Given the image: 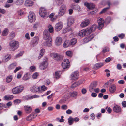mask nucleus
Returning <instances> with one entry per match:
<instances>
[{"instance_id": "f257e3e1", "label": "nucleus", "mask_w": 126, "mask_h": 126, "mask_svg": "<svg viewBox=\"0 0 126 126\" xmlns=\"http://www.w3.org/2000/svg\"><path fill=\"white\" fill-rule=\"evenodd\" d=\"M43 37L44 39L46 40L44 43V45L45 46L50 47L51 45V42L52 40L49 32L47 30H45L44 31Z\"/></svg>"}, {"instance_id": "f03ea898", "label": "nucleus", "mask_w": 126, "mask_h": 126, "mask_svg": "<svg viewBox=\"0 0 126 126\" xmlns=\"http://www.w3.org/2000/svg\"><path fill=\"white\" fill-rule=\"evenodd\" d=\"M10 49L11 51H14L18 48L19 46L18 41H12L9 43Z\"/></svg>"}, {"instance_id": "7ed1b4c3", "label": "nucleus", "mask_w": 126, "mask_h": 126, "mask_svg": "<svg viewBox=\"0 0 126 126\" xmlns=\"http://www.w3.org/2000/svg\"><path fill=\"white\" fill-rule=\"evenodd\" d=\"M40 16L42 17H48L49 13L47 12L46 9L44 8H41L39 11Z\"/></svg>"}, {"instance_id": "20e7f679", "label": "nucleus", "mask_w": 126, "mask_h": 126, "mask_svg": "<svg viewBox=\"0 0 126 126\" xmlns=\"http://www.w3.org/2000/svg\"><path fill=\"white\" fill-rule=\"evenodd\" d=\"M23 87L22 86H18L14 88L12 90V92L15 94H18L23 90Z\"/></svg>"}, {"instance_id": "39448f33", "label": "nucleus", "mask_w": 126, "mask_h": 126, "mask_svg": "<svg viewBox=\"0 0 126 126\" xmlns=\"http://www.w3.org/2000/svg\"><path fill=\"white\" fill-rule=\"evenodd\" d=\"M45 61L42 62L40 64L39 68L41 70H44L47 67L48 65V63L47 61L48 59L46 57L44 58Z\"/></svg>"}, {"instance_id": "423d86ee", "label": "nucleus", "mask_w": 126, "mask_h": 126, "mask_svg": "<svg viewBox=\"0 0 126 126\" xmlns=\"http://www.w3.org/2000/svg\"><path fill=\"white\" fill-rule=\"evenodd\" d=\"M66 6L64 5H62L60 8L58 13V16H63L66 11Z\"/></svg>"}, {"instance_id": "0eeeda50", "label": "nucleus", "mask_w": 126, "mask_h": 126, "mask_svg": "<svg viewBox=\"0 0 126 126\" xmlns=\"http://www.w3.org/2000/svg\"><path fill=\"white\" fill-rule=\"evenodd\" d=\"M79 73L76 71L72 72L70 75V79L71 80L75 81L77 80L78 78Z\"/></svg>"}, {"instance_id": "6e6552de", "label": "nucleus", "mask_w": 126, "mask_h": 126, "mask_svg": "<svg viewBox=\"0 0 126 126\" xmlns=\"http://www.w3.org/2000/svg\"><path fill=\"white\" fill-rule=\"evenodd\" d=\"M28 17L29 21L31 23L34 22L36 20L35 15L33 12H29Z\"/></svg>"}, {"instance_id": "1a4fd4ad", "label": "nucleus", "mask_w": 126, "mask_h": 126, "mask_svg": "<svg viewBox=\"0 0 126 126\" xmlns=\"http://www.w3.org/2000/svg\"><path fill=\"white\" fill-rule=\"evenodd\" d=\"M70 62L68 59H66L63 61L62 64V66L63 69L68 68L69 66Z\"/></svg>"}, {"instance_id": "9d476101", "label": "nucleus", "mask_w": 126, "mask_h": 126, "mask_svg": "<svg viewBox=\"0 0 126 126\" xmlns=\"http://www.w3.org/2000/svg\"><path fill=\"white\" fill-rule=\"evenodd\" d=\"M97 21L98 23V29H102L104 26V20L102 18H98Z\"/></svg>"}, {"instance_id": "9b49d317", "label": "nucleus", "mask_w": 126, "mask_h": 126, "mask_svg": "<svg viewBox=\"0 0 126 126\" xmlns=\"http://www.w3.org/2000/svg\"><path fill=\"white\" fill-rule=\"evenodd\" d=\"M50 55L54 59L57 60H60L62 58L61 55L57 53H52L50 54Z\"/></svg>"}, {"instance_id": "f8f14e48", "label": "nucleus", "mask_w": 126, "mask_h": 126, "mask_svg": "<svg viewBox=\"0 0 126 126\" xmlns=\"http://www.w3.org/2000/svg\"><path fill=\"white\" fill-rule=\"evenodd\" d=\"M97 85V82L96 81H94L92 83L89 87V90L90 92H92L96 88Z\"/></svg>"}, {"instance_id": "ddd939ff", "label": "nucleus", "mask_w": 126, "mask_h": 126, "mask_svg": "<svg viewBox=\"0 0 126 126\" xmlns=\"http://www.w3.org/2000/svg\"><path fill=\"white\" fill-rule=\"evenodd\" d=\"M63 27V23L61 22L57 23L55 25V29L56 31H58L61 30Z\"/></svg>"}, {"instance_id": "4468645a", "label": "nucleus", "mask_w": 126, "mask_h": 126, "mask_svg": "<svg viewBox=\"0 0 126 126\" xmlns=\"http://www.w3.org/2000/svg\"><path fill=\"white\" fill-rule=\"evenodd\" d=\"M90 22L89 20L88 19H85L84 21H82L80 24V26L82 28H84L87 26Z\"/></svg>"}, {"instance_id": "2eb2a0df", "label": "nucleus", "mask_w": 126, "mask_h": 126, "mask_svg": "<svg viewBox=\"0 0 126 126\" xmlns=\"http://www.w3.org/2000/svg\"><path fill=\"white\" fill-rule=\"evenodd\" d=\"M84 5L89 9H92L95 7V5L91 3H89L87 2L84 3Z\"/></svg>"}, {"instance_id": "dca6fc26", "label": "nucleus", "mask_w": 126, "mask_h": 126, "mask_svg": "<svg viewBox=\"0 0 126 126\" xmlns=\"http://www.w3.org/2000/svg\"><path fill=\"white\" fill-rule=\"evenodd\" d=\"M37 115L36 114L32 113L27 117L26 119L27 121H31Z\"/></svg>"}, {"instance_id": "f3484780", "label": "nucleus", "mask_w": 126, "mask_h": 126, "mask_svg": "<svg viewBox=\"0 0 126 126\" xmlns=\"http://www.w3.org/2000/svg\"><path fill=\"white\" fill-rule=\"evenodd\" d=\"M55 14L54 13H52L51 14L49 15H48V16L50 18V20L53 22L55 21L57 18L58 17V15H55L54 16Z\"/></svg>"}, {"instance_id": "a211bd4d", "label": "nucleus", "mask_w": 126, "mask_h": 126, "mask_svg": "<svg viewBox=\"0 0 126 126\" xmlns=\"http://www.w3.org/2000/svg\"><path fill=\"white\" fill-rule=\"evenodd\" d=\"M62 38L60 37H58L56 38L55 40V43L57 45L59 46L62 44Z\"/></svg>"}, {"instance_id": "6ab92c4d", "label": "nucleus", "mask_w": 126, "mask_h": 126, "mask_svg": "<svg viewBox=\"0 0 126 126\" xmlns=\"http://www.w3.org/2000/svg\"><path fill=\"white\" fill-rule=\"evenodd\" d=\"M74 19L73 17H68L67 19V26H70L74 23Z\"/></svg>"}, {"instance_id": "aec40b11", "label": "nucleus", "mask_w": 126, "mask_h": 126, "mask_svg": "<svg viewBox=\"0 0 126 126\" xmlns=\"http://www.w3.org/2000/svg\"><path fill=\"white\" fill-rule=\"evenodd\" d=\"M41 88L36 86H34L31 89L32 91L34 92H39L40 93L42 92V90H40Z\"/></svg>"}, {"instance_id": "412c9836", "label": "nucleus", "mask_w": 126, "mask_h": 126, "mask_svg": "<svg viewBox=\"0 0 126 126\" xmlns=\"http://www.w3.org/2000/svg\"><path fill=\"white\" fill-rule=\"evenodd\" d=\"M113 110L116 113L121 112L122 111L121 108L118 105H116L113 107Z\"/></svg>"}, {"instance_id": "4be33fe9", "label": "nucleus", "mask_w": 126, "mask_h": 126, "mask_svg": "<svg viewBox=\"0 0 126 126\" xmlns=\"http://www.w3.org/2000/svg\"><path fill=\"white\" fill-rule=\"evenodd\" d=\"M25 111L27 113H29L31 112L32 109L30 106H24Z\"/></svg>"}, {"instance_id": "5701e85b", "label": "nucleus", "mask_w": 126, "mask_h": 126, "mask_svg": "<svg viewBox=\"0 0 126 126\" xmlns=\"http://www.w3.org/2000/svg\"><path fill=\"white\" fill-rule=\"evenodd\" d=\"M110 92L112 93H114L116 90V86L115 84H113L110 86L109 88Z\"/></svg>"}, {"instance_id": "b1692460", "label": "nucleus", "mask_w": 126, "mask_h": 126, "mask_svg": "<svg viewBox=\"0 0 126 126\" xmlns=\"http://www.w3.org/2000/svg\"><path fill=\"white\" fill-rule=\"evenodd\" d=\"M38 36H36L33 38L32 41V44L35 45L38 44Z\"/></svg>"}, {"instance_id": "393cba45", "label": "nucleus", "mask_w": 126, "mask_h": 126, "mask_svg": "<svg viewBox=\"0 0 126 126\" xmlns=\"http://www.w3.org/2000/svg\"><path fill=\"white\" fill-rule=\"evenodd\" d=\"M34 3L32 0H26L25 5L26 6L29 7L32 6Z\"/></svg>"}, {"instance_id": "a878e982", "label": "nucleus", "mask_w": 126, "mask_h": 126, "mask_svg": "<svg viewBox=\"0 0 126 126\" xmlns=\"http://www.w3.org/2000/svg\"><path fill=\"white\" fill-rule=\"evenodd\" d=\"M11 58V56L9 54H7L4 56L3 59L2 61L4 62H6L9 60Z\"/></svg>"}, {"instance_id": "bb28decb", "label": "nucleus", "mask_w": 126, "mask_h": 126, "mask_svg": "<svg viewBox=\"0 0 126 126\" xmlns=\"http://www.w3.org/2000/svg\"><path fill=\"white\" fill-rule=\"evenodd\" d=\"M79 35L81 37H83L85 35H86L85 29H83L79 32Z\"/></svg>"}, {"instance_id": "cd10ccee", "label": "nucleus", "mask_w": 126, "mask_h": 126, "mask_svg": "<svg viewBox=\"0 0 126 126\" xmlns=\"http://www.w3.org/2000/svg\"><path fill=\"white\" fill-rule=\"evenodd\" d=\"M93 38V37L92 36H90L85 38L84 39V41L85 43H87Z\"/></svg>"}, {"instance_id": "c85d7f7f", "label": "nucleus", "mask_w": 126, "mask_h": 126, "mask_svg": "<svg viewBox=\"0 0 126 126\" xmlns=\"http://www.w3.org/2000/svg\"><path fill=\"white\" fill-rule=\"evenodd\" d=\"M39 97V96L37 95H34L30 96H26L25 97V99L26 100H28L37 98Z\"/></svg>"}, {"instance_id": "c756f323", "label": "nucleus", "mask_w": 126, "mask_h": 126, "mask_svg": "<svg viewBox=\"0 0 126 126\" xmlns=\"http://www.w3.org/2000/svg\"><path fill=\"white\" fill-rule=\"evenodd\" d=\"M78 94V93L77 92L73 91L72 92L69 93V95L72 97L76 98V97L77 96Z\"/></svg>"}, {"instance_id": "7c9ffc66", "label": "nucleus", "mask_w": 126, "mask_h": 126, "mask_svg": "<svg viewBox=\"0 0 126 126\" xmlns=\"http://www.w3.org/2000/svg\"><path fill=\"white\" fill-rule=\"evenodd\" d=\"M108 4L109 6V7L103 9L100 13V14H101L105 13L107 10L109 8V7L110 5V2H109L108 3Z\"/></svg>"}, {"instance_id": "2f4dec72", "label": "nucleus", "mask_w": 126, "mask_h": 126, "mask_svg": "<svg viewBox=\"0 0 126 126\" xmlns=\"http://www.w3.org/2000/svg\"><path fill=\"white\" fill-rule=\"evenodd\" d=\"M85 30L86 32V35L90 34L91 33L93 32L90 28H88L85 29Z\"/></svg>"}, {"instance_id": "473e14b6", "label": "nucleus", "mask_w": 126, "mask_h": 126, "mask_svg": "<svg viewBox=\"0 0 126 126\" xmlns=\"http://www.w3.org/2000/svg\"><path fill=\"white\" fill-rule=\"evenodd\" d=\"M70 44V42L69 40L65 41L63 44V46L64 48H67L68 47Z\"/></svg>"}, {"instance_id": "72a5a7b5", "label": "nucleus", "mask_w": 126, "mask_h": 126, "mask_svg": "<svg viewBox=\"0 0 126 126\" xmlns=\"http://www.w3.org/2000/svg\"><path fill=\"white\" fill-rule=\"evenodd\" d=\"M103 63H98L95 64L94 65V67L97 68H98L103 65Z\"/></svg>"}, {"instance_id": "f704fd0d", "label": "nucleus", "mask_w": 126, "mask_h": 126, "mask_svg": "<svg viewBox=\"0 0 126 126\" xmlns=\"http://www.w3.org/2000/svg\"><path fill=\"white\" fill-rule=\"evenodd\" d=\"M60 72L57 71L56 72L54 76V77L55 78L57 79H58L60 77Z\"/></svg>"}, {"instance_id": "c9c22d12", "label": "nucleus", "mask_w": 126, "mask_h": 126, "mask_svg": "<svg viewBox=\"0 0 126 126\" xmlns=\"http://www.w3.org/2000/svg\"><path fill=\"white\" fill-rule=\"evenodd\" d=\"M13 97L12 95H6L4 97L5 99L6 100H10L12 99Z\"/></svg>"}, {"instance_id": "e433bc0d", "label": "nucleus", "mask_w": 126, "mask_h": 126, "mask_svg": "<svg viewBox=\"0 0 126 126\" xmlns=\"http://www.w3.org/2000/svg\"><path fill=\"white\" fill-rule=\"evenodd\" d=\"M74 118L71 116H70L68 119V122L70 125L72 124Z\"/></svg>"}, {"instance_id": "4c0bfd02", "label": "nucleus", "mask_w": 126, "mask_h": 126, "mask_svg": "<svg viewBox=\"0 0 126 126\" xmlns=\"http://www.w3.org/2000/svg\"><path fill=\"white\" fill-rule=\"evenodd\" d=\"M30 78L29 76L27 74H25L22 78L25 81L29 80Z\"/></svg>"}, {"instance_id": "58836bf2", "label": "nucleus", "mask_w": 126, "mask_h": 126, "mask_svg": "<svg viewBox=\"0 0 126 126\" xmlns=\"http://www.w3.org/2000/svg\"><path fill=\"white\" fill-rule=\"evenodd\" d=\"M44 52L45 50L44 49H42L40 51L39 56V59H40L43 56L44 54Z\"/></svg>"}, {"instance_id": "ea45409f", "label": "nucleus", "mask_w": 126, "mask_h": 126, "mask_svg": "<svg viewBox=\"0 0 126 126\" xmlns=\"http://www.w3.org/2000/svg\"><path fill=\"white\" fill-rule=\"evenodd\" d=\"M66 55L70 57H71L73 55L72 52L70 51H67L66 52Z\"/></svg>"}, {"instance_id": "a19ab883", "label": "nucleus", "mask_w": 126, "mask_h": 126, "mask_svg": "<svg viewBox=\"0 0 126 126\" xmlns=\"http://www.w3.org/2000/svg\"><path fill=\"white\" fill-rule=\"evenodd\" d=\"M70 44L71 45L73 46L77 42V40L76 39H73L71 41Z\"/></svg>"}, {"instance_id": "79ce46f5", "label": "nucleus", "mask_w": 126, "mask_h": 126, "mask_svg": "<svg viewBox=\"0 0 126 126\" xmlns=\"http://www.w3.org/2000/svg\"><path fill=\"white\" fill-rule=\"evenodd\" d=\"M71 28L70 26H68L67 28L64 29L63 32L64 33H65L70 31H71Z\"/></svg>"}, {"instance_id": "37998d69", "label": "nucleus", "mask_w": 126, "mask_h": 126, "mask_svg": "<svg viewBox=\"0 0 126 126\" xmlns=\"http://www.w3.org/2000/svg\"><path fill=\"white\" fill-rule=\"evenodd\" d=\"M63 2V0H55L54 3L58 5H61Z\"/></svg>"}, {"instance_id": "c03bdc74", "label": "nucleus", "mask_w": 126, "mask_h": 126, "mask_svg": "<svg viewBox=\"0 0 126 126\" xmlns=\"http://www.w3.org/2000/svg\"><path fill=\"white\" fill-rule=\"evenodd\" d=\"M17 65V63H14L11 64L9 66V68L11 69L14 68Z\"/></svg>"}, {"instance_id": "a18cd8bd", "label": "nucleus", "mask_w": 126, "mask_h": 126, "mask_svg": "<svg viewBox=\"0 0 126 126\" xmlns=\"http://www.w3.org/2000/svg\"><path fill=\"white\" fill-rule=\"evenodd\" d=\"M12 79V77L11 76H8L6 79V81L7 83H9L11 81Z\"/></svg>"}, {"instance_id": "49530a36", "label": "nucleus", "mask_w": 126, "mask_h": 126, "mask_svg": "<svg viewBox=\"0 0 126 126\" xmlns=\"http://www.w3.org/2000/svg\"><path fill=\"white\" fill-rule=\"evenodd\" d=\"M97 28V25L96 24H94L92 25L90 28L92 32L94 31Z\"/></svg>"}, {"instance_id": "de8ad7c7", "label": "nucleus", "mask_w": 126, "mask_h": 126, "mask_svg": "<svg viewBox=\"0 0 126 126\" xmlns=\"http://www.w3.org/2000/svg\"><path fill=\"white\" fill-rule=\"evenodd\" d=\"M72 7L73 8L75 9V10H78V11L80 10V7L78 5L76 6L73 5H72Z\"/></svg>"}, {"instance_id": "09e8293b", "label": "nucleus", "mask_w": 126, "mask_h": 126, "mask_svg": "<svg viewBox=\"0 0 126 126\" xmlns=\"http://www.w3.org/2000/svg\"><path fill=\"white\" fill-rule=\"evenodd\" d=\"M8 33V30L7 29H5L2 32V35L3 36H6Z\"/></svg>"}, {"instance_id": "8fccbe9b", "label": "nucleus", "mask_w": 126, "mask_h": 126, "mask_svg": "<svg viewBox=\"0 0 126 126\" xmlns=\"http://www.w3.org/2000/svg\"><path fill=\"white\" fill-rule=\"evenodd\" d=\"M39 75L38 73L37 72L34 73L32 75V78L34 79H36Z\"/></svg>"}, {"instance_id": "3c124183", "label": "nucleus", "mask_w": 126, "mask_h": 126, "mask_svg": "<svg viewBox=\"0 0 126 126\" xmlns=\"http://www.w3.org/2000/svg\"><path fill=\"white\" fill-rule=\"evenodd\" d=\"M48 31L50 33H52L53 32V28L51 25H50L49 26Z\"/></svg>"}, {"instance_id": "603ef678", "label": "nucleus", "mask_w": 126, "mask_h": 126, "mask_svg": "<svg viewBox=\"0 0 126 126\" xmlns=\"http://www.w3.org/2000/svg\"><path fill=\"white\" fill-rule=\"evenodd\" d=\"M23 2V0H16L15 3L16 5H20L22 4Z\"/></svg>"}, {"instance_id": "864d4df0", "label": "nucleus", "mask_w": 126, "mask_h": 126, "mask_svg": "<svg viewBox=\"0 0 126 126\" xmlns=\"http://www.w3.org/2000/svg\"><path fill=\"white\" fill-rule=\"evenodd\" d=\"M30 70L32 71H35L36 69L35 67L34 66H32L30 67Z\"/></svg>"}, {"instance_id": "5fc2aeb1", "label": "nucleus", "mask_w": 126, "mask_h": 126, "mask_svg": "<svg viewBox=\"0 0 126 126\" xmlns=\"http://www.w3.org/2000/svg\"><path fill=\"white\" fill-rule=\"evenodd\" d=\"M15 36V34L13 32H11L10 34V37L11 39H13L14 38Z\"/></svg>"}, {"instance_id": "6e6d98bb", "label": "nucleus", "mask_w": 126, "mask_h": 126, "mask_svg": "<svg viewBox=\"0 0 126 126\" xmlns=\"http://www.w3.org/2000/svg\"><path fill=\"white\" fill-rule=\"evenodd\" d=\"M47 89V88L45 86L43 85L42 86L40 90H42V92L43 91H45Z\"/></svg>"}, {"instance_id": "4d7b16f0", "label": "nucleus", "mask_w": 126, "mask_h": 126, "mask_svg": "<svg viewBox=\"0 0 126 126\" xmlns=\"http://www.w3.org/2000/svg\"><path fill=\"white\" fill-rule=\"evenodd\" d=\"M78 85L76 82L73 83L71 86V88H73L78 86Z\"/></svg>"}, {"instance_id": "13d9d810", "label": "nucleus", "mask_w": 126, "mask_h": 126, "mask_svg": "<svg viewBox=\"0 0 126 126\" xmlns=\"http://www.w3.org/2000/svg\"><path fill=\"white\" fill-rule=\"evenodd\" d=\"M105 109L107 110V111L108 113H110L111 112L112 110L110 107H106Z\"/></svg>"}, {"instance_id": "bf43d9fd", "label": "nucleus", "mask_w": 126, "mask_h": 126, "mask_svg": "<svg viewBox=\"0 0 126 126\" xmlns=\"http://www.w3.org/2000/svg\"><path fill=\"white\" fill-rule=\"evenodd\" d=\"M83 81L84 80H81L78 81L76 82V83L77 84L78 86L82 83H83Z\"/></svg>"}, {"instance_id": "052dcab7", "label": "nucleus", "mask_w": 126, "mask_h": 126, "mask_svg": "<svg viewBox=\"0 0 126 126\" xmlns=\"http://www.w3.org/2000/svg\"><path fill=\"white\" fill-rule=\"evenodd\" d=\"M109 51V48L107 47H105L104 49H103L102 50V52L103 53H105Z\"/></svg>"}, {"instance_id": "680f3d73", "label": "nucleus", "mask_w": 126, "mask_h": 126, "mask_svg": "<svg viewBox=\"0 0 126 126\" xmlns=\"http://www.w3.org/2000/svg\"><path fill=\"white\" fill-rule=\"evenodd\" d=\"M39 25V24L38 23H36L34 24L33 26V28L35 29L36 30L37 27H38Z\"/></svg>"}, {"instance_id": "e2e57ef3", "label": "nucleus", "mask_w": 126, "mask_h": 126, "mask_svg": "<svg viewBox=\"0 0 126 126\" xmlns=\"http://www.w3.org/2000/svg\"><path fill=\"white\" fill-rule=\"evenodd\" d=\"M61 108L63 110H66L67 109V106L65 105H63L61 106Z\"/></svg>"}, {"instance_id": "0e129e2a", "label": "nucleus", "mask_w": 126, "mask_h": 126, "mask_svg": "<svg viewBox=\"0 0 126 126\" xmlns=\"http://www.w3.org/2000/svg\"><path fill=\"white\" fill-rule=\"evenodd\" d=\"M6 12L5 10L2 9H0V13L4 14Z\"/></svg>"}, {"instance_id": "69168bd1", "label": "nucleus", "mask_w": 126, "mask_h": 126, "mask_svg": "<svg viewBox=\"0 0 126 126\" xmlns=\"http://www.w3.org/2000/svg\"><path fill=\"white\" fill-rule=\"evenodd\" d=\"M25 36L27 40H29L30 39V37L29 34L28 33H27L25 34Z\"/></svg>"}, {"instance_id": "338daca9", "label": "nucleus", "mask_w": 126, "mask_h": 126, "mask_svg": "<svg viewBox=\"0 0 126 126\" xmlns=\"http://www.w3.org/2000/svg\"><path fill=\"white\" fill-rule=\"evenodd\" d=\"M105 72H106L107 73V77H109L110 75V71L108 69H106L105 70Z\"/></svg>"}, {"instance_id": "774afa93", "label": "nucleus", "mask_w": 126, "mask_h": 126, "mask_svg": "<svg viewBox=\"0 0 126 126\" xmlns=\"http://www.w3.org/2000/svg\"><path fill=\"white\" fill-rule=\"evenodd\" d=\"M118 36L121 39H122L124 37L125 35L124 34L122 33L119 35Z\"/></svg>"}]
</instances>
